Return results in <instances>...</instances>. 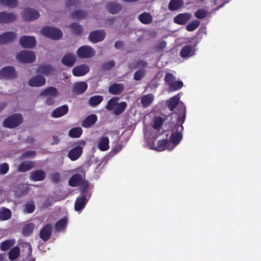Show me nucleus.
<instances>
[{
    "label": "nucleus",
    "instance_id": "nucleus-39",
    "mask_svg": "<svg viewBox=\"0 0 261 261\" xmlns=\"http://www.w3.org/2000/svg\"><path fill=\"white\" fill-rule=\"evenodd\" d=\"M87 16V13L83 10H76L71 14V17L73 19H84Z\"/></svg>",
    "mask_w": 261,
    "mask_h": 261
},
{
    "label": "nucleus",
    "instance_id": "nucleus-16",
    "mask_svg": "<svg viewBox=\"0 0 261 261\" xmlns=\"http://www.w3.org/2000/svg\"><path fill=\"white\" fill-rule=\"evenodd\" d=\"M191 18V15L189 13H180L177 15L174 18V23L179 25H185Z\"/></svg>",
    "mask_w": 261,
    "mask_h": 261
},
{
    "label": "nucleus",
    "instance_id": "nucleus-28",
    "mask_svg": "<svg viewBox=\"0 0 261 261\" xmlns=\"http://www.w3.org/2000/svg\"><path fill=\"white\" fill-rule=\"evenodd\" d=\"M97 120V116L95 114H91L88 116L82 123L84 127L88 128L95 123Z\"/></svg>",
    "mask_w": 261,
    "mask_h": 261
},
{
    "label": "nucleus",
    "instance_id": "nucleus-33",
    "mask_svg": "<svg viewBox=\"0 0 261 261\" xmlns=\"http://www.w3.org/2000/svg\"><path fill=\"white\" fill-rule=\"evenodd\" d=\"M139 20L143 24H148L152 22L153 18L151 15L148 12H143L138 17Z\"/></svg>",
    "mask_w": 261,
    "mask_h": 261
},
{
    "label": "nucleus",
    "instance_id": "nucleus-59",
    "mask_svg": "<svg viewBox=\"0 0 261 261\" xmlns=\"http://www.w3.org/2000/svg\"><path fill=\"white\" fill-rule=\"evenodd\" d=\"M80 4V2L79 0H68L66 3V6L70 7L74 6V7H77Z\"/></svg>",
    "mask_w": 261,
    "mask_h": 261
},
{
    "label": "nucleus",
    "instance_id": "nucleus-47",
    "mask_svg": "<svg viewBox=\"0 0 261 261\" xmlns=\"http://www.w3.org/2000/svg\"><path fill=\"white\" fill-rule=\"evenodd\" d=\"M199 20H196L188 23L186 26V30L189 32H192L195 30L200 25Z\"/></svg>",
    "mask_w": 261,
    "mask_h": 261
},
{
    "label": "nucleus",
    "instance_id": "nucleus-12",
    "mask_svg": "<svg viewBox=\"0 0 261 261\" xmlns=\"http://www.w3.org/2000/svg\"><path fill=\"white\" fill-rule=\"evenodd\" d=\"M89 70V66L86 64H83L74 67L72 69V73L75 76H82L86 74Z\"/></svg>",
    "mask_w": 261,
    "mask_h": 261
},
{
    "label": "nucleus",
    "instance_id": "nucleus-2",
    "mask_svg": "<svg viewBox=\"0 0 261 261\" xmlns=\"http://www.w3.org/2000/svg\"><path fill=\"white\" fill-rule=\"evenodd\" d=\"M22 115L20 113H15L7 118L3 122V126L8 128H16L23 122Z\"/></svg>",
    "mask_w": 261,
    "mask_h": 261
},
{
    "label": "nucleus",
    "instance_id": "nucleus-48",
    "mask_svg": "<svg viewBox=\"0 0 261 261\" xmlns=\"http://www.w3.org/2000/svg\"><path fill=\"white\" fill-rule=\"evenodd\" d=\"M164 119L160 117H156L153 120V127L154 129L159 130L163 123Z\"/></svg>",
    "mask_w": 261,
    "mask_h": 261
},
{
    "label": "nucleus",
    "instance_id": "nucleus-3",
    "mask_svg": "<svg viewBox=\"0 0 261 261\" xmlns=\"http://www.w3.org/2000/svg\"><path fill=\"white\" fill-rule=\"evenodd\" d=\"M41 32L44 36L54 40L60 39L62 37V32L60 29L50 26L43 28Z\"/></svg>",
    "mask_w": 261,
    "mask_h": 261
},
{
    "label": "nucleus",
    "instance_id": "nucleus-8",
    "mask_svg": "<svg viewBox=\"0 0 261 261\" xmlns=\"http://www.w3.org/2000/svg\"><path fill=\"white\" fill-rule=\"evenodd\" d=\"M106 32L102 30H97L91 32L89 35V40L93 43L102 41L106 37Z\"/></svg>",
    "mask_w": 261,
    "mask_h": 261
},
{
    "label": "nucleus",
    "instance_id": "nucleus-22",
    "mask_svg": "<svg viewBox=\"0 0 261 261\" xmlns=\"http://www.w3.org/2000/svg\"><path fill=\"white\" fill-rule=\"evenodd\" d=\"M76 57L72 53L65 54L62 59V63L64 65L68 67H72L76 62Z\"/></svg>",
    "mask_w": 261,
    "mask_h": 261
},
{
    "label": "nucleus",
    "instance_id": "nucleus-45",
    "mask_svg": "<svg viewBox=\"0 0 261 261\" xmlns=\"http://www.w3.org/2000/svg\"><path fill=\"white\" fill-rule=\"evenodd\" d=\"M183 86L182 81H176L175 80L168 86L170 91H176L180 89Z\"/></svg>",
    "mask_w": 261,
    "mask_h": 261
},
{
    "label": "nucleus",
    "instance_id": "nucleus-9",
    "mask_svg": "<svg viewBox=\"0 0 261 261\" xmlns=\"http://www.w3.org/2000/svg\"><path fill=\"white\" fill-rule=\"evenodd\" d=\"M16 76V72L12 66H7L0 70L1 79H13Z\"/></svg>",
    "mask_w": 261,
    "mask_h": 261
},
{
    "label": "nucleus",
    "instance_id": "nucleus-7",
    "mask_svg": "<svg viewBox=\"0 0 261 261\" xmlns=\"http://www.w3.org/2000/svg\"><path fill=\"white\" fill-rule=\"evenodd\" d=\"M40 16L37 10L27 8L22 12V17L25 21H33L38 19Z\"/></svg>",
    "mask_w": 261,
    "mask_h": 261
},
{
    "label": "nucleus",
    "instance_id": "nucleus-21",
    "mask_svg": "<svg viewBox=\"0 0 261 261\" xmlns=\"http://www.w3.org/2000/svg\"><path fill=\"white\" fill-rule=\"evenodd\" d=\"M16 15L13 13L0 12V23H8L14 21Z\"/></svg>",
    "mask_w": 261,
    "mask_h": 261
},
{
    "label": "nucleus",
    "instance_id": "nucleus-44",
    "mask_svg": "<svg viewBox=\"0 0 261 261\" xmlns=\"http://www.w3.org/2000/svg\"><path fill=\"white\" fill-rule=\"evenodd\" d=\"M67 223V218H63L59 220L55 225L56 230L58 231L64 230Z\"/></svg>",
    "mask_w": 261,
    "mask_h": 261
},
{
    "label": "nucleus",
    "instance_id": "nucleus-54",
    "mask_svg": "<svg viewBox=\"0 0 261 261\" xmlns=\"http://www.w3.org/2000/svg\"><path fill=\"white\" fill-rule=\"evenodd\" d=\"M35 208V206L33 202L27 203L25 205V212L27 213H32Z\"/></svg>",
    "mask_w": 261,
    "mask_h": 261
},
{
    "label": "nucleus",
    "instance_id": "nucleus-46",
    "mask_svg": "<svg viewBox=\"0 0 261 261\" xmlns=\"http://www.w3.org/2000/svg\"><path fill=\"white\" fill-rule=\"evenodd\" d=\"M20 250L18 247H15L12 248L9 253V257L10 260H14L19 255Z\"/></svg>",
    "mask_w": 261,
    "mask_h": 261
},
{
    "label": "nucleus",
    "instance_id": "nucleus-20",
    "mask_svg": "<svg viewBox=\"0 0 261 261\" xmlns=\"http://www.w3.org/2000/svg\"><path fill=\"white\" fill-rule=\"evenodd\" d=\"M16 37V34L13 32H8L0 35V44H4L14 40Z\"/></svg>",
    "mask_w": 261,
    "mask_h": 261
},
{
    "label": "nucleus",
    "instance_id": "nucleus-30",
    "mask_svg": "<svg viewBox=\"0 0 261 261\" xmlns=\"http://www.w3.org/2000/svg\"><path fill=\"white\" fill-rule=\"evenodd\" d=\"M40 95L45 96H51L56 97L59 95V92L56 88L50 86L44 89L40 93Z\"/></svg>",
    "mask_w": 261,
    "mask_h": 261
},
{
    "label": "nucleus",
    "instance_id": "nucleus-55",
    "mask_svg": "<svg viewBox=\"0 0 261 261\" xmlns=\"http://www.w3.org/2000/svg\"><path fill=\"white\" fill-rule=\"evenodd\" d=\"M9 169V165L7 163H3L0 165V174H6Z\"/></svg>",
    "mask_w": 261,
    "mask_h": 261
},
{
    "label": "nucleus",
    "instance_id": "nucleus-60",
    "mask_svg": "<svg viewBox=\"0 0 261 261\" xmlns=\"http://www.w3.org/2000/svg\"><path fill=\"white\" fill-rule=\"evenodd\" d=\"M166 42L162 41L158 43L156 45V48L160 51L163 50L166 47Z\"/></svg>",
    "mask_w": 261,
    "mask_h": 261
},
{
    "label": "nucleus",
    "instance_id": "nucleus-34",
    "mask_svg": "<svg viewBox=\"0 0 261 261\" xmlns=\"http://www.w3.org/2000/svg\"><path fill=\"white\" fill-rule=\"evenodd\" d=\"M184 5L183 0H170L168 9L171 11L180 9Z\"/></svg>",
    "mask_w": 261,
    "mask_h": 261
},
{
    "label": "nucleus",
    "instance_id": "nucleus-27",
    "mask_svg": "<svg viewBox=\"0 0 261 261\" xmlns=\"http://www.w3.org/2000/svg\"><path fill=\"white\" fill-rule=\"evenodd\" d=\"M35 163L33 161H27L22 162L18 167V171L21 172H25L32 169L34 166Z\"/></svg>",
    "mask_w": 261,
    "mask_h": 261
},
{
    "label": "nucleus",
    "instance_id": "nucleus-57",
    "mask_svg": "<svg viewBox=\"0 0 261 261\" xmlns=\"http://www.w3.org/2000/svg\"><path fill=\"white\" fill-rule=\"evenodd\" d=\"M35 155V152L34 151H27L23 152L21 155V158L23 159L27 158H32Z\"/></svg>",
    "mask_w": 261,
    "mask_h": 261
},
{
    "label": "nucleus",
    "instance_id": "nucleus-29",
    "mask_svg": "<svg viewBox=\"0 0 261 261\" xmlns=\"http://www.w3.org/2000/svg\"><path fill=\"white\" fill-rule=\"evenodd\" d=\"M106 8L110 13L112 14H117L122 9V6L120 4L110 2L107 4Z\"/></svg>",
    "mask_w": 261,
    "mask_h": 261
},
{
    "label": "nucleus",
    "instance_id": "nucleus-19",
    "mask_svg": "<svg viewBox=\"0 0 261 261\" xmlns=\"http://www.w3.org/2000/svg\"><path fill=\"white\" fill-rule=\"evenodd\" d=\"M88 200L85 194H82L78 197L74 203V209L76 211L83 210L86 206Z\"/></svg>",
    "mask_w": 261,
    "mask_h": 261
},
{
    "label": "nucleus",
    "instance_id": "nucleus-13",
    "mask_svg": "<svg viewBox=\"0 0 261 261\" xmlns=\"http://www.w3.org/2000/svg\"><path fill=\"white\" fill-rule=\"evenodd\" d=\"M82 153L83 147L77 146L68 151L67 156L71 161H74L79 159Z\"/></svg>",
    "mask_w": 261,
    "mask_h": 261
},
{
    "label": "nucleus",
    "instance_id": "nucleus-43",
    "mask_svg": "<svg viewBox=\"0 0 261 261\" xmlns=\"http://www.w3.org/2000/svg\"><path fill=\"white\" fill-rule=\"evenodd\" d=\"M34 225L33 223L25 224L22 228V233L25 236H30L33 231Z\"/></svg>",
    "mask_w": 261,
    "mask_h": 261
},
{
    "label": "nucleus",
    "instance_id": "nucleus-42",
    "mask_svg": "<svg viewBox=\"0 0 261 261\" xmlns=\"http://www.w3.org/2000/svg\"><path fill=\"white\" fill-rule=\"evenodd\" d=\"M119 98L113 97L111 98L107 102L106 106V109L109 110H113L115 109L117 103H118Z\"/></svg>",
    "mask_w": 261,
    "mask_h": 261
},
{
    "label": "nucleus",
    "instance_id": "nucleus-15",
    "mask_svg": "<svg viewBox=\"0 0 261 261\" xmlns=\"http://www.w3.org/2000/svg\"><path fill=\"white\" fill-rule=\"evenodd\" d=\"M53 230L51 224H46L40 231V238L44 242L47 241L50 238Z\"/></svg>",
    "mask_w": 261,
    "mask_h": 261
},
{
    "label": "nucleus",
    "instance_id": "nucleus-23",
    "mask_svg": "<svg viewBox=\"0 0 261 261\" xmlns=\"http://www.w3.org/2000/svg\"><path fill=\"white\" fill-rule=\"evenodd\" d=\"M124 89V85L122 84L114 83L109 86L108 91L113 95L121 94Z\"/></svg>",
    "mask_w": 261,
    "mask_h": 261
},
{
    "label": "nucleus",
    "instance_id": "nucleus-10",
    "mask_svg": "<svg viewBox=\"0 0 261 261\" xmlns=\"http://www.w3.org/2000/svg\"><path fill=\"white\" fill-rule=\"evenodd\" d=\"M21 45L26 48H32L36 44V39L34 37L29 36H23L19 39Z\"/></svg>",
    "mask_w": 261,
    "mask_h": 261
},
{
    "label": "nucleus",
    "instance_id": "nucleus-52",
    "mask_svg": "<svg viewBox=\"0 0 261 261\" xmlns=\"http://www.w3.org/2000/svg\"><path fill=\"white\" fill-rule=\"evenodd\" d=\"M0 3L9 7L13 8L17 4V0H0Z\"/></svg>",
    "mask_w": 261,
    "mask_h": 261
},
{
    "label": "nucleus",
    "instance_id": "nucleus-17",
    "mask_svg": "<svg viewBox=\"0 0 261 261\" xmlns=\"http://www.w3.org/2000/svg\"><path fill=\"white\" fill-rule=\"evenodd\" d=\"M46 177V173L43 170H34L30 173V178L34 181H42Z\"/></svg>",
    "mask_w": 261,
    "mask_h": 261
},
{
    "label": "nucleus",
    "instance_id": "nucleus-32",
    "mask_svg": "<svg viewBox=\"0 0 261 261\" xmlns=\"http://www.w3.org/2000/svg\"><path fill=\"white\" fill-rule=\"evenodd\" d=\"M12 217V212L8 208L2 207L0 208V221H7Z\"/></svg>",
    "mask_w": 261,
    "mask_h": 261
},
{
    "label": "nucleus",
    "instance_id": "nucleus-35",
    "mask_svg": "<svg viewBox=\"0 0 261 261\" xmlns=\"http://www.w3.org/2000/svg\"><path fill=\"white\" fill-rule=\"evenodd\" d=\"M153 100V95L152 94H148L142 96L141 98V103L144 107L146 108L151 105Z\"/></svg>",
    "mask_w": 261,
    "mask_h": 261
},
{
    "label": "nucleus",
    "instance_id": "nucleus-4",
    "mask_svg": "<svg viewBox=\"0 0 261 261\" xmlns=\"http://www.w3.org/2000/svg\"><path fill=\"white\" fill-rule=\"evenodd\" d=\"M17 60L21 63H31L35 61L36 56L32 51L22 50L17 55Z\"/></svg>",
    "mask_w": 261,
    "mask_h": 261
},
{
    "label": "nucleus",
    "instance_id": "nucleus-40",
    "mask_svg": "<svg viewBox=\"0 0 261 261\" xmlns=\"http://www.w3.org/2000/svg\"><path fill=\"white\" fill-rule=\"evenodd\" d=\"M14 241L11 239L6 240L1 243L0 249L2 251H7L14 245Z\"/></svg>",
    "mask_w": 261,
    "mask_h": 261
},
{
    "label": "nucleus",
    "instance_id": "nucleus-25",
    "mask_svg": "<svg viewBox=\"0 0 261 261\" xmlns=\"http://www.w3.org/2000/svg\"><path fill=\"white\" fill-rule=\"evenodd\" d=\"M68 111V106L63 105L55 109L51 113V116L54 118H59L67 114Z\"/></svg>",
    "mask_w": 261,
    "mask_h": 261
},
{
    "label": "nucleus",
    "instance_id": "nucleus-36",
    "mask_svg": "<svg viewBox=\"0 0 261 261\" xmlns=\"http://www.w3.org/2000/svg\"><path fill=\"white\" fill-rule=\"evenodd\" d=\"M103 100V97L101 95H95L91 96L88 101L89 105L91 107H95L100 103Z\"/></svg>",
    "mask_w": 261,
    "mask_h": 261
},
{
    "label": "nucleus",
    "instance_id": "nucleus-41",
    "mask_svg": "<svg viewBox=\"0 0 261 261\" xmlns=\"http://www.w3.org/2000/svg\"><path fill=\"white\" fill-rule=\"evenodd\" d=\"M83 133V130L81 127H74L69 130V136L71 138H79Z\"/></svg>",
    "mask_w": 261,
    "mask_h": 261
},
{
    "label": "nucleus",
    "instance_id": "nucleus-63",
    "mask_svg": "<svg viewBox=\"0 0 261 261\" xmlns=\"http://www.w3.org/2000/svg\"><path fill=\"white\" fill-rule=\"evenodd\" d=\"M53 142L51 145L58 144L60 142V139L58 136H54L53 137Z\"/></svg>",
    "mask_w": 261,
    "mask_h": 261
},
{
    "label": "nucleus",
    "instance_id": "nucleus-14",
    "mask_svg": "<svg viewBox=\"0 0 261 261\" xmlns=\"http://www.w3.org/2000/svg\"><path fill=\"white\" fill-rule=\"evenodd\" d=\"M45 78L42 75H36L32 77L28 82L31 87H41L45 84Z\"/></svg>",
    "mask_w": 261,
    "mask_h": 261
},
{
    "label": "nucleus",
    "instance_id": "nucleus-6",
    "mask_svg": "<svg viewBox=\"0 0 261 261\" xmlns=\"http://www.w3.org/2000/svg\"><path fill=\"white\" fill-rule=\"evenodd\" d=\"M69 185L73 187L84 185L85 186V189L88 186V183L85 181V178L79 173L74 174L70 177L69 180Z\"/></svg>",
    "mask_w": 261,
    "mask_h": 261
},
{
    "label": "nucleus",
    "instance_id": "nucleus-38",
    "mask_svg": "<svg viewBox=\"0 0 261 261\" xmlns=\"http://www.w3.org/2000/svg\"><path fill=\"white\" fill-rule=\"evenodd\" d=\"M127 107V103L124 101L121 102L117 103L115 109L113 111L114 114L115 115H119L123 113Z\"/></svg>",
    "mask_w": 261,
    "mask_h": 261
},
{
    "label": "nucleus",
    "instance_id": "nucleus-49",
    "mask_svg": "<svg viewBox=\"0 0 261 261\" xmlns=\"http://www.w3.org/2000/svg\"><path fill=\"white\" fill-rule=\"evenodd\" d=\"M207 14V11L204 9H199L195 12V16L198 19H203Z\"/></svg>",
    "mask_w": 261,
    "mask_h": 261
},
{
    "label": "nucleus",
    "instance_id": "nucleus-50",
    "mask_svg": "<svg viewBox=\"0 0 261 261\" xmlns=\"http://www.w3.org/2000/svg\"><path fill=\"white\" fill-rule=\"evenodd\" d=\"M73 33L76 35H80L82 32V28L81 25H79L77 23H73L70 25Z\"/></svg>",
    "mask_w": 261,
    "mask_h": 261
},
{
    "label": "nucleus",
    "instance_id": "nucleus-31",
    "mask_svg": "<svg viewBox=\"0 0 261 261\" xmlns=\"http://www.w3.org/2000/svg\"><path fill=\"white\" fill-rule=\"evenodd\" d=\"M109 139L107 137H102L98 141L97 146L101 151H106L109 148Z\"/></svg>",
    "mask_w": 261,
    "mask_h": 261
},
{
    "label": "nucleus",
    "instance_id": "nucleus-64",
    "mask_svg": "<svg viewBox=\"0 0 261 261\" xmlns=\"http://www.w3.org/2000/svg\"><path fill=\"white\" fill-rule=\"evenodd\" d=\"M25 245L27 247H28V257H29L31 255V254H32V247H31V245L30 243H25Z\"/></svg>",
    "mask_w": 261,
    "mask_h": 261
},
{
    "label": "nucleus",
    "instance_id": "nucleus-26",
    "mask_svg": "<svg viewBox=\"0 0 261 261\" xmlns=\"http://www.w3.org/2000/svg\"><path fill=\"white\" fill-rule=\"evenodd\" d=\"M88 88V85L85 82L76 83L73 88V92L77 94L84 93Z\"/></svg>",
    "mask_w": 261,
    "mask_h": 261
},
{
    "label": "nucleus",
    "instance_id": "nucleus-51",
    "mask_svg": "<svg viewBox=\"0 0 261 261\" xmlns=\"http://www.w3.org/2000/svg\"><path fill=\"white\" fill-rule=\"evenodd\" d=\"M164 80L166 84L169 86L171 83H173L175 80V76L171 73H167L166 74Z\"/></svg>",
    "mask_w": 261,
    "mask_h": 261
},
{
    "label": "nucleus",
    "instance_id": "nucleus-56",
    "mask_svg": "<svg viewBox=\"0 0 261 261\" xmlns=\"http://www.w3.org/2000/svg\"><path fill=\"white\" fill-rule=\"evenodd\" d=\"M50 179L52 182L57 184L60 179V176L59 173L55 172L50 174Z\"/></svg>",
    "mask_w": 261,
    "mask_h": 261
},
{
    "label": "nucleus",
    "instance_id": "nucleus-11",
    "mask_svg": "<svg viewBox=\"0 0 261 261\" xmlns=\"http://www.w3.org/2000/svg\"><path fill=\"white\" fill-rule=\"evenodd\" d=\"M181 105L185 106L182 102L179 103V97L178 95L173 96L167 101V106L171 111H173L175 108L178 106V109L180 112L178 114H181L182 113L181 109H180Z\"/></svg>",
    "mask_w": 261,
    "mask_h": 261
},
{
    "label": "nucleus",
    "instance_id": "nucleus-1",
    "mask_svg": "<svg viewBox=\"0 0 261 261\" xmlns=\"http://www.w3.org/2000/svg\"><path fill=\"white\" fill-rule=\"evenodd\" d=\"M180 109L182 113L177 114L176 124L174 127L175 131L172 132L169 138L170 142L173 145V148L180 143L182 138V132L184 130L182 124L186 119V106L181 105Z\"/></svg>",
    "mask_w": 261,
    "mask_h": 261
},
{
    "label": "nucleus",
    "instance_id": "nucleus-61",
    "mask_svg": "<svg viewBox=\"0 0 261 261\" xmlns=\"http://www.w3.org/2000/svg\"><path fill=\"white\" fill-rule=\"evenodd\" d=\"M124 45V43L122 41H117L115 43L114 46L116 49H120Z\"/></svg>",
    "mask_w": 261,
    "mask_h": 261
},
{
    "label": "nucleus",
    "instance_id": "nucleus-5",
    "mask_svg": "<svg viewBox=\"0 0 261 261\" xmlns=\"http://www.w3.org/2000/svg\"><path fill=\"white\" fill-rule=\"evenodd\" d=\"M77 55L80 58H89L95 55V51L92 47L84 45L77 49Z\"/></svg>",
    "mask_w": 261,
    "mask_h": 261
},
{
    "label": "nucleus",
    "instance_id": "nucleus-62",
    "mask_svg": "<svg viewBox=\"0 0 261 261\" xmlns=\"http://www.w3.org/2000/svg\"><path fill=\"white\" fill-rule=\"evenodd\" d=\"M46 103L47 105L49 106L53 105L55 103V100L53 97H48L46 99Z\"/></svg>",
    "mask_w": 261,
    "mask_h": 261
},
{
    "label": "nucleus",
    "instance_id": "nucleus-53",
    "mask_svg": "<svg viewBox=\"0 0 261 261\" xmlns=\"http://www.w3.org/2000/svg\"><path fill=\"white\" fill-rule=\"evenodd\" d=\"M115 65V63L113 61H110L103 63L101 65V68L103 70H109L112 68Z\"/></svg>",
    "mask_w": 261,
    "mask_h": 261
},
{
    "label": "nucleus",
    "instance_id": "nucleus-18",
    "mask_svg": "<svg viewBox=\"0 0 261 261\" xmlns=\"http://www.w3.org/2000/svg\"><path fill=\"white\" fill-rule=\"evenodd\" d=\"M173 148V147L170 146V143L167 139L159 140L156 144V146L152 148L153 149L159 151H162L165 149L171 150Z\"/></svg>",
    "mask_w": 261,
    "mask_h": 261
},
{
    "label": "nucleus",
    "instance_id": "nucleus-58",
    "mask_svg": "<svg viewBox=\"0 0 261 261\" xmlns=\"http://www.w3.org/2000/svg\"><path fill=\"white\" fill-rule=\"evenodd\" d=\"M144 76V72L142 70H138L135 73L134 75V79L135 80L139 81L141 80Z\"/></svg>",
    "mask_w": 261,
    "mask_h": 261
},
{
    "label": "nucleus",
    "instance_id": "nucleus-37",
    "mask_svg": "<svg viewBox=\"0 0 261 261\" xmlns=\"http://www.w3.org/2000/svg\"><path fill=\"white\" fill-rule=\"evenodd\" d=\"M193 48L191 45H186L181 49L180 55L182 58H187L192 55Z\"/></svg>",
    "mask_w": 261,
    "mask_h": 261
},
{
    "label": "nucleus",
    "instance_id": "nucleus-24",
    "mask_svg": "<svg viewBox=\"0 0 261 261\" xmlns=\"http://www.w3.org/2000/svg\"><path fill=\"white\" fill-rule=\"evenodd\" d=\"M55 71V68L49 64H43L38 67L37 72L42 73L46 76L52 74Z\"/></svg>",
    "mask_w": 261,
    "mask_h": 261
}]
</instances>
